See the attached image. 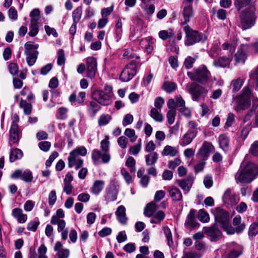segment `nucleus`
Masks as SVG:
<instances>
[{"label":"nucleus","instance_id":"f257e3e1","mask_svg":"<svg viewBox=\"0 0 258 258\" xmlns=\"http://www.w3.org/2000/svg\"><path fill=\"white\" fill-rule=\"evenodd\" d=\"M187 75L191 81H196L203 85L212 84L216 80L215 78L212 76L211 72L204 64L194 69L192 71L188 72Z\"/></svg>","mask_w":258,"mask_h":258},{"label":"nucleus","instance_id":"f03ea898","mask_svg":"<svg viewBox=\"0 0 258 258\" xmlns=\"http://www.w3.org/2000/svg\"><path fill=\"white\" fill-rule=\"evenodd\" d=\"M257 173L256 165L253 163H248L237 173L235 177L240 183H248L254 179Z\"/></svg>","mask_w":258,"mask_h":258},{"label":"nucleus","instance_id":"7ed1b4c3","mask_svg":"<svg viewBox=\"0 0 258 258\" xmlns=\"http://www.w3.org/2000/svg\"><path fill=\"white\" fill-rule=\"evenodd\" d=\"M202 85L196 83L187 84L186 88L188 93L191 95V99L193 101L199 102L201 100H204L206 97H207L209 91L205 87Z\"/></svg>","mask_w":258,"mask_h":258},{"label":"nucleus","instance_id":"20e7f679","mask_svg":"<svg viewBox=\"0 0 258 258\" xmlns=\"http://www.w3.org/2000/svg\"><path fill=\"white\" fill-rule=\"evenodd\" d=\"M185 34V44L187 46L192 45L196 43L207 40V37L202 33H199L198 31L194 30L188 25L183 27Z\"/></svg>","mask_w":258,"mask_h":258},{"label":"nucleus","instance_id":"39448f33","mask_svg":"<svg viewBox=\"0 0 258 258\" xmlns=\"http://www.w3.org/2000/svg\"><path fill=\"white\" fill-rule=\"evenodd\" d=\"M214 215L216 221L222 225L223 229L228 234L234 233V228L229 224V214L226 211L220 208H217Z\"/></svg>","mask_w":258,"mask_h":258},{"label":"nucleus","instance_id":"423d86ee","mask_svg":"<svg viewBox=\"0 0 258 258\" xmlns=\"http://www.w3.org/2000/svg\"><path fill=\"white\" fill-rule=\"evenodd\" d=\"M255 8H247L241 12L240 16L242 28L246 30L250 28L255 23Z\"/></svg>","mask_w":258,"mask_h":258},{"label":"nucleus","instance_id":"0eeeda50","mask_svg":"<svg viewBox=\"0 0 258 258\" xmlns=\"http://www.w3.org/2000/svg\"><path fill=\"white\" fill-rule=\"evenodd\" d=\"M25 54L27 56L26 61L30 66L34 65L37 60L38 51L36 49L38 45L31 42H27L25 45Z\"/></svg>","mask_w":258,"mask_h":258},{"label":"nucleus","instance_id":"6e6552de","mask_svg":"<svg viewBox=\"0 0 258 258\" xmlns=\"http://www.w3.org/2000/svg\"><path fill=\"white\" fill-rule=\"evenodd\" d=\"M250 89L248 87H244L242 90L241 94L235 98L237 104L236 109L238 110L247 108L250 105Z\"/></svg>","mask_w":258,"mask_h":258},{"label":"nucleus","instance_id":"1a4fd4ad","mask_svg":"<svg viewBox=\"0 0 258 258\" xmlns=\"http://www.w3.org/2000/svg\"><path fill=\"white\" fill-rule=\"evenodd\" d=\"M12 122L9 131L10 144L18 143L20 138V132L19 129L18 122L19 117L17 114L12 116Z\"/></svg>","mask_w":258,"mask_h":258},{"label":"nucleus","instance_id":"9d476101","mask_svg":"<svg viewBox=\"0 0 258 258\" xmlns=\"http://www.w3.org/2000/svg\"><path fill=\"white\" fill-rule=\"evenodd\" d=\"M139 67L140 65L135 62H131L127 64L120 73V80L122 82L129 81L136 74Z\"/></svg>","mask_w":258,"mask_h":258},{"label":"nucleus","instance_id":"9b49d317","mask_svg":"<svg viewBox=\"0 0 258 258\" xmlns=\"http://www.w3.org/2000/svg\"><path fill=\"white\" fill-rule=\"evenodd\" d=\"M250 46L247 44H241L234 55V64H243L248 54Z\"/></svg>","mask_w":258,"mask_h":258},{"label":"nucleus","instance_id":"f8f14e48","mask_svg":"<svg viewBox=\"0 0 258 258\" xmlns=\"http://www.w3.org/2000/svg\"><path fill=\"white\" fill-rule=\"evenodd\" d=\"M91 157L94 164H98L100 163H108L111 160V155L109 153L94 149L92 152Z\"/></svg>","mask_w":258,"mask_h":258},{"label":"nucleus","instance_id":"ddd939ff","mask_svg":"<svg viewBox=\"0 0 258 258\" xmlns=\"http://www.w3.org/2000/svg\"><path fill=\"white\" fill-rule=\"evenodd\" d=\"M92 98L102 105H108L111 103V96L109 93L103 90H96L92 93Z\"/></svg>","mask_w":258,"mask_h":258},{"label":"nucleus","instance_id":"4468645a","mask_svg":"<svg viewBox=\"0 0 258 258\" xmlns=\"http://www.w3.org/2000/svg\"><path fill=\"white\" fill-rule=\"evenodd\" d=\"M214 150L212 144L208 142L205 141L198 153V157L204 161L207 160L211 152Z\"/></svg>","mask_w":258,"mask_h":258},{"label":"nucleus","instance_id":"2eb2a0df","mask_svg":"<svg viewBox=\"0 0 258 258\" xmlns=\"http://www.w3.org/2000/svg\"><path fill=\"white\" fill-rule=\"evenodd\" d=\"M87 77L91 79L94 78L97 71V61L93 57L87 58Z\"/></svg>","mask_w":258,"mask_h":258},{"label":"nucleus","instance_id":"dca6fc26","mask_svg":"<svg viewBox=\"0 0 258 258\" xmlns=\"http://www.w3.org/2000/svg\"><path fill=\"white\" fill-rule=\"evenodd\" d=\"M204 231L210 237L212 241L218 240L221 236V232L215 225L209 227H204Z\"/></svg>","mask_w":258,"mask_h":258},{"label":"nucleus","instance_id":"f3484780","mask_svg":"<svg viewBox=\"0 0 258 258\" xmlns=\"http://www.w3.org/2000/svg\"><path fill=\"white\" fill-rule=\"evenodd\" d=\"M223 201L227 206H233L237 204L238 199L234 193H232L231 191L228 189L223 195Z\"/></svg>","mask_w":258,"mask_h":258},{"label":"nucleus","instance_id":"a211bd4d","mask_svg":"<svg viewBox=\"0 0 258 258\" xmlns=\"http://www.w3.org/2000/svg\"><path fill=\"white\" fill-rule=\"evenodd\" d=\"M197 135V132L192 130H188L187 132L183 135L179 141V144L181 146H185L189 145Z\"/></svg>","mask_w":258,"mask_h":258},{"label":"nucleus","instance_id":"6ab92c4d","mask_svg":"<svg viewBox=\"0 0 258 258\" xmlns=\"http://www.w3.org/2000/svg\"><path fill=\"white\" fill-rule=\"evenodd\" d=\"M194 181V178L188 176L187 178L177 180V183L178 185L183 190L184 194L187 193L191 188Z\"/></svg>","mask_w":258,"mask_h":258},{"label":"nucleus","instance_id":"aec40b11","mask_svg":"<svg viewBox=\"0 0 258 258\" xmlns=\"http://www.w3.org/2000/svg\"><path fill=\"white\" fill-rule=\"evenodd\" d=\"M234 6L237 11L244 7L255 8L256 0H233Z\"/></svg>","mask_w":258,"mask_h":258},{"label":"nucleus","instance_id":"412c9836","mask_svg":"<svg viewBox=\"0 0 258 258\" xmlns=\"http://www.w3.org/2000/svg\"><path fill=\"white\" fill-rule=\"evenodd\" d=\"M62 244L60 241H57L54 247V250L56 251L55 258H68L70 251L68 249H62Z\"/></svg>","mask_w":258,"mask_h":258},{"label":"nucleus","instance_id":"4be33fe9","mask_svg":"<svg viewBox=\"0 0 258 258\" xmlns=\"http://www.w3.org/2000/svg\"><path fill=\"white\" fill-rule=\"evenodd\" d=\"M183 11L182 15L184 18L183 24H186L190 21V19L194 16V11L192 5H189L188 4H182Z\"/></svg>","mask_w":258,"mask_h":258},{"label":"nucleus","instance_id":"5701e85b","mask_svg":"<svg viewBox=\"0 0 258 258\" xmlns=\"http://www.w3.org/2000/svg\"><path fill=\"white\" fill-rule=\"evenodd\" d=\"M68 166L70 168L73 166H76V169L77 170L81 167L83 164V160L78 157L77 155L70 154L68 158Z\"/></svg>","mask_w":258,"mask_h":258},{"label":"nucleus","instance_id":"b1692460","mask_svg":"<svg viewBox=\"0 0 258 258\" xmlns=\"http://www.w3.org/2000/svg\"><path fill=\"white\" fill-rule=\"evenodd\" d=\"M12 215L19 223H24L27 220V215L24 214L23 210L19 208H15L12 210Z\"/></svg>","mask_w":258,"mask_h":258},{"label":"nucleus","instance_id":"393cba45","mask_svg":"<svg viewBox=\"0 0 258 258\" xmlns=\"http://www.w3.org/2000/svg\"><path fill=\"white\" fill-rule=\"evenodd\" d=\"M196 211L195 210L191 209L187 216L185 224L189 227L194 228L199 225V224L196 221Z\"/></svg>","mask_w":258,"mask_h":258},{"label":"nucleus","instance_id":"a878e982","mask_svg":"<svg viewBox=\"0 0 258 258\" xmlns=\"http://www.w3.org/2000/svg\"><path fill=\"white\" fill-rule=\"evenodd\" d=\"M97 101H91L89 102L87 107V110L90 115L94 116L97 112L101 109V106Z\"/></svg>","mask_w":258,"mask_h":258},{"label":"nucleus","instance_id":"bb28decb","mask_svg":"<svg viewBox=\"0 0 258 258\" xmlns=\"http://www.w3.org/2000/svg\"><path fill=\"white\" fill-rule=\"evenodd\" d=\"M232 59L231 56H221L213 62V65L216 67L225 68L230 64Z\"/></svg>","mask_w":258,"mask_h":258},{"label":"nucleus","instance_id":"cd10ccee","mask_svg":"<svg viewBox=\"0 0 258 258\" xmlns=\"http://www.w3.org/2000/svg\"><path fill=\"white\" fill-rule=\"evenodd\" d=\"M105 182L102 180H96L94 181L92 187L91 192L95 195H99L104 188Z\"/></svg>","mask_w":258,"mask_h":258},{"label":"nucleus","instance_id":"c85d7f7f","mask_svg":"<svg viewBox=\"0 0 258 258\" xmlns=\"http://www.w3.org/2000/svg\"><path fill=\"white\" fill-rule=\"evenodd\" d=\"M115 215L120 223L122 224L126 223L127 218L126 217L125 208L123 206H120L117 208L115 212Z\"/></svg>","mask_w":258,"mask_h":258},{"label":"nucleus","instance_id":"c756f323","mask_svg":"<svg viewBox=\"0 0 258 258\" xmlns=\"http://www.w3.org/2000/svg\"><path fill=\"white\" fill-rule=\"evenodd\" d=\"M241 218L239 215L236 216L233 220V224L236 226L234 230V233L241 232L245 228V225L244 223H241Z\"/></svg>","mask_w":258,"mask_h":258},{"label":"nucleus","instance_id":"7c9ffc66","mask_svg":"<svg viewBox=\"0 0 258 258\" xmlns=\"http://www.w3.org/2000/svg\"><path fill=\"white\" fill-rule=\"evenodd\" d=\"M178 152V149L174 147L166 145L164 147L161 154L163 156H169L171 157L175 156Z\"/></svg>","mask_w":258,"mask_h":258},{"label":"nucleus","instance_id":"2f4dec72","mask_svg":"<svg viewBox=\"0 0 258 258\" xmlns=\"http://www.w3.org/2000/svg\"><path fill=\"white\" fill-rule=\"evenodd\" d=\"M157 205L153 202H150L148 204L144 210V215L148 217L152 216L154 214L155 212L157 210Z\"/></svg>","mask_w":258,"mask_h":258},{"label":"nucleus","instance_id":"473e14b6","mask_svg":"<svg viewBox=\"0 0 258 258\" xmlns=\"http://www.w3.org/2000/svg\"><path fill=\"white\" fill-rule=\"evenodd\" d=\"M237 46V41L235 40H233L232 41L230 42H225L222 45V48L223 50H228L232 55L234 51L235 50V48Z\"/></svg>","mask_w":258,"mask_h":258},{"label":"nucleus","instance_id":"72a5a7b5","mask_svg":"<svg viewBox=\"0 0 258 258\" xmlns=\"http://www.w3.org/2000/svg\"><path fill=\"white\" fill-rule=\"evenodd\" d=\"M23 153L22 151L18 148L12 149L10 153L9 159L10 162H13L17 160L22 158Z\"/></svg>","mask_w":258,"mask_h":258},{"label":"nucleus","instance_id":"f704fd0d","mask_svg":"<svg viewBox=\"0 0 258 258\" xmlns=\"http://www.w3.org/2000/svg\"><path fill=\"white\" fill-rule=\"evenodd\" d=\"M218 142L220 147L223 150L226 151L229 146V139L225 134H222L219 136Z\"/></svg>","mask_w":258,"mask_h":258},{"label":"nucleus","instance_id":"c9c22d12","mask_svg":"<svg viewBox=\"0 0 258 258\" xmlns=\"http://www.w3.org/2000/svg\"><path fill=\"white\" fill-rule=\"evenodd\" d=\"M170 196L175 201H180L182 199L180 190L177 187H173L168 190Z\"/></svg>","mask_w":258,"mask_h":258},{"label":"nucleus","instance_id":"e433bc0d","mask_svg":"<svg viewBox=\"0 0 258 258\" xmlns=\"http://www.w3.org/2000/svg\"><path fill=\"white\" fill-rule=\"evenodd\" d=\"M158 155L156 152H151L145 156L146 163L147 165L155 164L158 159Z\"/></svg>","mask_w":258,"mask_h":258},{"label":"nucleus","instance_id":"4c0bfd02","mask_svg":"<svg viewBox=\"0 0 258 258\" xmlns=\"http://www.w3.org/2000/svg\"><path fill=\"white\" fill-rule=\"evenodd\" d=\"M38 24L39 22H36V20L34 19L30 21V25L29 27L30 31L28 33L29 36L34 37L38 33Z\"/></svg>","mask_w":258,"mask_h":258},{"label":"nucleus","instance_id":"58836bf2","mask_svg":"<svg viewBox=\"0 0 258 258\" xmlns=\"http://www.w3.org/2000/svg\"><path fill=\"white\" fill-rule=\"evenodd\" d=\"M165 217V213L162 211H159L153 215L151 222L155 224L159 223L164 219Z\"/></svg>","mask_w":258,"mask_h":258},{"label":"nucleus","instance_id":"ea45409f","mask_svg":"<svg viewBox=\"0 0 258 258\" xmlns=\"http://www.w3.org/2000/svg\"><path fill=\"white\" fill-rule=\"evenodd\" d=\"M68 109L64 107H61L57 110L56 117L57 119L65 120L68 118Z\"/></svg>","mask_w":258,"mask_h":258},{"label":"nucleus","instance_id":"a19ab883","mask_svg":"<svg viewBox=\"0 0 258 258\" xmlns=\"http://www.w3.org/2000/svg\"><path fill=\"white\" fill-rule=\"evenodd\" d=\"M174 33L172 29H169L167 30H161L159 32L158 36L163 40H166L174 36Z\"/></svg>","mask_w":258,"mask_h":258},{"label":"nucleus","instance_id":"79ce46f5","mask_svg":"<svg viewBox=\"0 0 258 258\" xmlns=\"http://www.w3.org/2000/svg\"><path fill=\"white\" fill-rule=\"evenodd\" d=\"M177 85L173 82L166 81L163 85V89L167 93H171L177 89Z\"/></svg>","mask_w":258,"mask_h":258},{"label":"nucleus","instance_id":"37998d69","mask_svg":"<svg viewBox=\"0 0 258 258\" xmlns=\"http://www.w3.org/2000/svg\"><path fill=\"white\" fill-rule=\"evenodd\" d=\"M150 116L155 121L158 122H162L163 120V116L158 111V109L153 108L150 111Z\"/></svg>","mask_w":258,"mask_h":258},{"label":"nucleus","instance_id":"c03bdc74","mask_svg":"<svg viewBox=\"0 0 258 258\" xmlns=\"http://www.w3.org/2000/svg\"><path fill=\"white\" fill-rule=\"evenodd\" d=\"M19 106L21 108H23L25 114L29 115L31 113L32 105L26 102V100H21Z\"/></svg>","mask_w":258,"mask_h":258},{"label":"nucleus","instance_id":"a18cd8bd","mask_svg":"<svg viewBox=\"0 0 258 258\" xmlns=\"http://www.w3.org/2000/svg\"><path fill=\"white\" fill-rule=\"evenodd\" d=\"M243 252V248L239 245L236 249H233L230 251L227 258H238Z\"/></svg>","mask_w":258,"mask_h":258},{"label":"nucleus","instance_id":"49530a36","mask_svg":"<svg viewBox=\"0 0 258 258\" xmlns=\"http://www.w3.org/2000/svg\"><path fill=\"white\" fill-rule=\"evenodd\" d=\"M198 219L203 223L208 222L210 220L209 215L205 210L201 209L199 211Z\"/></svg>","mask_w":258,"mask_h":258},{"label":"nucleus","instance_id":"de8ad7c7","mask_svg":"<svg viewBox=\"0 0 258 258\" xmlns=\"http://www.w3.org/2000/svg\"><path fill=\"white\" fill-rule=\"evenodd\" d=\"M198 56L191 57L187 56L184 60V66L187 69H190L193 67V64L195 62Z\"/></svg>","mask_w":258,"mask_h":258},{"label":"nucleus","instance_id":"09e8293b","mask_svg":"<svg viewBox=\"0 0 258 258\" xmlns=\"http://www.w3.org/2000/svg\"><path fill=\"white\" fill-rule=\"evenodd\" d=\"M110 143L109 141V137L106 136L104 140L100 143L101 151L109 153Z\"/></svg>","mask_w":258,"mask_h":258},{"label":"nucleus","instance_id":"8fccbe9b","mask_svg":"<svg viewBox=\"0 0 258 258\" xmlns=\"http://www.w3.org/2000/svg\"><path fill=\"white\" fill-rule=\"evenodd\" d=\"M82 10L81 7H78L73 12L72 14L74 23H78L82 16Z\"/></svg>","mask_w":258,"mask_h":258},{"label":"nucleus","instance_id":"3c124183","mask_svg":"<svg viewBox=\"0 0 258 258\" xmlns=\"http://www.w3.org/2000/svg\"><path fill=\"white\" fill-rule=\"evenodd\" d=\"M258 233V224L252 223L249 227L248 236L249 238H252L255 236Z\"/></svg>","mask_w":258,"mask_h":258},{"label":"nucleus","instance_id":"603ef678","mask_svg":"<svg viewBox=\"0 0 258 258\" xmlns=\"http://www.w3.org/2000/svg\"><path fill=\"white\" fill-rule=\"evenodd\" d=\"M21 179L26 182H31L33 179L32 172L29 170L23 171Z\"/></svg>","mask_w":258,"mask_h":258},{"label":"nucleus","instance_id":"864d4df0","mask_svg":"<svg viewBox=\"0 0 258 258\" xmlns=\"http://www.w3.org/2000/svg\"><path fill=\"white\" fill-rule=\"evenodd\" d=\"M111 119L110 115L108 114L102 115L98 119V124L102 126L107 124Z\"/></svg>","mask_w":258,"mask_h":258},{"label":"nucleus","instance_id":"5fc2aeb1","mask_svg":"<svg viewBox=\"0 0 258 258\" xmlns=\"http://www.w3.org/2000/svg\"><path fill=\"white\" fill-rule=\"evenodd\" d=\"M21 95L25 97L28 100L30 101L34 99V95L28 88L24 87L21 91Z\"/></svg>","mask_w":258,"mask_h":258},{"label":"nucleus","instance_id":"6e6d98bb","mask_svg":"<svg viewBox=\"0 0 258 258\" xmlns=\"http://www.w3.org/2000/svg\"><path fill=\"white\" fill-rule=\"evenodd\" d=\"M70 153L75 155H76L78 156H79V155L84 156L87 154V150L85 147L81 146L74 149Z\"/></svg>","mask_w":258,"mask_h":258},{"label":"nucleus","instance_id":"4d7b16f0","mask_svg":"<svg viewBox=\"0 0 258 258\" xmlns=\"http://www.w3.org/2000/svg\"><path fill=\"white\" fill-rule=\"evenodd\" d=\"M124 134L130 139L131 142H135L137 139V136L135 135V132L133 129L126 128L125 130Z\"/></svg>","mask_w":258,"mask_h":258},{"label":"nucleus","instance_id":"13d9d810","mask_svg":"<svg viewBox=\"0 0 258 258\" xmlns=\"http://www.w3.org/2000/svg\"><path fill=\"white\" fill-rule=\"evenodd\" d=\"M118 192L114 191L113 190L107 189L106 190V199L108 201L112 202L116 200Z\"/></svg>","mask_w":258,"mask_h":258},{"label":"nucleus","instance_id":"bf43d9fd","mask_svg":"<svg viewBox=\"0 0 258 258\" xmlns=\"http://www.w3.org/2000/svg\"><path fill=\"white\" fill-rule=\"evenodd\" d=\"M243 83V81L240 78H238L235 80L233 81L231 83L233 91H238L242 86Z\"/></svg>","mask_w":258,"mask_h":258},{"label":"nucleus","instance_id":"052dcab7","mask_svg":"<svg viewBox=\"0 0 258 258\" xmlns=\"http://www.w3.org/2000/svg\"><path fill=\"white\" fill-rule=\"evenodd\" d=\"M164 232L166 235L167 240V244L169 246L171 247L173 245V242L172 240V236L170 229L168 227L164 228Z\"/></svg>","mask_w":258,"mask_h":258},{"label":"nucleus","instance_id":"680f3d73","mask_svg":"<svg viewBox=\"0 0 258 258\" xmlns=\"http://www.w3.org/2000/svg\"><path fill=\"white\" fill-rule=\"evenodd\" d=\"M141 45L144 46L148 53H150L153 49V46L151 42L147 39H143L141 42Z\"/></svg>","mask_w":258,"mask_h":258},{"label":"nucleus","instance_id":"e2e57ef3","mask_svg":"<svg viewBox=\"0 0 258 258\" xmlns=\"http://www.w3.org/2000/svg\"><path fill=\"white\" fill-rule=\"evenodd\" d=\"M40 12L38 9H33L30 13L29 16L31 18V20L34 19L36 22H39L40 20Z\"/></svg>","mask_w":258,"mask_h":258},{"label":"nucleus","instance_id":"0e129e2a","mask_svg":"<svg viewBox=\"0 0 258 258\" xmlns=\"http://www.w3.org/2000/svg\"><path fill=\"white\" fill-rule=\"evenodd\" d=\"M65 61L64 51L62 49H60L57 52V63L59 66H61L64 64Z\"/></svg>","mask_w":258,"mask_h":258},{"label":"nucleus","instance_id":"69168bd1","mask_svg":"<svg viewBox=\"0 0 258 258\" xmlns=\"http://www.w3.org/2000/svg\"><path fill=\"white\" fill-rule=\"evenodd\" d=\"M249 152L254 156H258V140L254 141L251 145L249 150Z\"/></svg>","mask_w":258,"mask_h":258},{"label":"nucleus","instance_id":"338daca9","mask_svg":"<svg viewBox=\"0 0 258 258\" xmlns=\"http://www.w3.org/2000/svg\"><path fill=\"white\" fill-rule=\"evenodd\" d=\"M250 79L254 80L256 83V87L258 89V66L249 74Z\"/></svg>","mask_w":258,"mask_h":258},{"label":"nucleus","instance_id":"774afa93","mask_svg":"<svg viewBox=\"0 0 258 258\" xmlns=\"http://www.w3.org/2000/svg\"><path fill=\"white\" fill-rule=\"evenodd\" d=\"M47 252V247L44 244H41L38 249V258H48L45 255Z\"/></svg>","mask_w":258,"mask_h":258}]
</instances>
